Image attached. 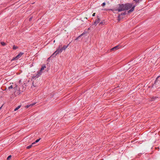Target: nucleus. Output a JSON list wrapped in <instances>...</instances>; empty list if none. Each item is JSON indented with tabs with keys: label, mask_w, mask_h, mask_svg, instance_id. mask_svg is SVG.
<instances>
[{
	"label": "nucleus",
	"mask_w": 160,
	"mask_h": 160,
	"mask_svg": "<svg viewBox=\"0 0 160 160\" xmlns=\"http://www.w3.org/2000/svg\"><path fill=\"white\" fill-rule=\"evenodd\" d=\"M100 18H98L97 19H96L95 21L94 22V24H96V25H97L98 23L100 21Z\"/></svg>",
	"instance_id": "obj_7"
},
{
	"label": "nucleus",
	"mask_w": 160,
	"mask_h": 160,
	"mask_svg": "<svg viewBox=\"0 0 160 160\" xmlns=\"http://www.w3.org/2000/svg\"><path fill=\"white\" fill-rule=\"evenodd\" d=\"M126 10H128L131 9L128 11V13H130L133 11L134 9V8L137 6L136 4L133 5V3H127L125 4Z\"/></svg>",
	"instance_id": "obj_1"
},
{
	"label": "nucleus",
	"mask_w": 160,
	"mask_h": 160,
	"mask_svg": "<svg viewBox=\"0 0 160 160\" xmlns=\"http://www.w3.org/2000/svg\"><path fill=\"white\" fill-rule=\"evenodd\" d=\"M32 145L33 144H32L31 145H30L29 146H28L27 147V149H29V148H31V147H32Z\"/></svg>",
	"instance_id": "obj_14"
},
{
	"label": "nucleus",
	"mask_w": 160,
	"mask_h": 160,
	"mask_svg": "<svg viewBox=\"0 0 160 160\" xmlns=\"http://www.w3.org/2000/svg\"><path fill=\"white\" fill-rule=\"evenodd\" d=\"M68 46H64L62 48H63V50L64 49V50H65L67 47H68Z\"/></svg>",
	"instance_id": "obj_18"
},
{
	"label": "nucleus",
	"mask_w": 160,
	"mask_h": 160,
	"mask_svg": "<svg viewBox=\"0 0 160 160\" xmlns=\"http://www.w3.org/2000/svg\"><path fill=\"white\" fill-rule=\"evenodd\" d=\"M103 23V22H101L100 23V24H102Z\"/></svg>",
	"instance_id": "obj_23"
},
{
	"label": "nucleus",
	"mask_w": 160,
	"mask_h": 160,
	"mask_svg": "<svg viewBox=\"0 0 160 160\" xmlns=\"http://www.w3.org/2000/svg\"><path fill=\"white\" fill-rule=\"evenodd\" d=\"M119 48H120L119 46L118 45V46H117L114 47V48H112V49H111L110 50L111 51H115V50L119 49Z\"/></svg>",
	"instance_id": "obj_6"
},
{
	"label": "nucleus",
	"mask_w": 160,
	"mask_h": 160,
	"mask_svg": "<svg viewBox=\"0 0 160 160\" xmlns=\"http://www.w3.org/2000/svg\"><path fill=\"white\" fill-rule=\"evenodd\" d=\"M119 7L118 8L116 9V10L118 12H120L122 11L125 10V4H119Z\"/></svg>",
	"instance_id": "obj_3"
},
{
	"label": "nucleus",
	"mask_w": 160,
	"mask_h": 160,
	"mask_svg": "<svg viewBox=\"0 0 160 160\" xmlns=\"http://www.w3.org/2000/svg\"><path fill=\"white\" fill-rule=\"evenodd\" d=\"M40 140V138L36 140L35 142L32 143V144H34L35 143L38 142Z\"/></svg>",
	"instance_id": "obj_12"
},
{
	"label": "nucleus",
	"mask_w": 160,
	"mask_h": 160,
	"mask_svg": "<svg viewBox=\"0 0 160 160\" xmlns=\"http://www.w3.org/2000/svg\"><path fill=\"white\" fill-rule=\"evenodd\" d=\"M46 67L45 65L42 66V67L41 68L40 70L39 71H40L41 72H42V71H43L44 70V69H45V68H46Z\"/></svg>",
	"instance_id": "obj_9"
},
{
	"label": "nucleus",
	"mask_w": 160,
	"mask_h": 160,
	"mask_svg": "<svg viewBox=\"0 0 160 160\" xmlns=\"http://www.w3.org/2000/svg\"><path fill=\"white\" fill-rule=\"evenodd\" d=\"M1 43L2 45L3 46H5L6 45V43L4 42H1Z\"/></svg>",
	"instance_id": "obj_13"
},
{
	"label": "nucleus",
	"mask_w": 160,
	"mask_h": 160,
	"mask_svg": "<svg viewBox=\"0 0 160 160\" xmlns=\"http://www.w3.org/2000/svg\"><path fill=\"white\" fill-rule=\"evenodd\" d=\"M11 158V155H9V156L7 158V160H9L10 159V158Z\"/></svg>",
	"instance_id": "obj_15"
},
{
	"label": "nucleus",
	"mask_w": 160,
	"mask_h": 160,
	"mask_svg": "<svg viewBox=\"0 0 160 160\" xmlns=\"http://www.w3.org/2000/svg\"><path fill=\"white\" fill-rule=\"evenodd\" d=\"M126 14V12H125L124 13H122V15H125Z\"/></svg>",
	"instance_id": "obj_20"
},
{
	"label": "nucleus",
	"mask_w": 160,
	"mask_h": 160,
	"mask_svg": "<svg viewBox=\"0 0 160 160\" xmlns=\"http://www.w3.org/2000/svg\"><path fill=\"white\" fill-rule=\"evenodd\" d=\"M135 1L136 3H138L139 2V1H141L142 0H133Z\"/></svg>",
	"instance_id": "obj_16"
},
{
	"label": "nucleus",
	"mask_w": 160,
	"mask_h": 160,
	"mask_svg": "<svg viewBox=\"0 0 160 160\" xmlns=\"http://www.w3.org/2000/svg\"><path fill=\"white\" fill-rule=\"evenodd\" d=\"M23 54V52H20L16 57H14L12 58V61L16 60L18 59L19 58L21 57L22 55Z\"/></svg>",
	"instance_id": "obj_4"
},
{
	"label": "nucleus",
	"mask_w": 160,
	"mask_h": 160,
	"mask_svg": "<svg viewBox=\"0 0 160 160\" xmlns=\"http://www.w3.org/2000/svg\"><path fill=\"white\" fill-rule=\"evenodd\" d=\"M35 104H36V103H34L32 104L28 105L26 106V108H28L30 106H32L34 105Z\"/></svg>",
	"instance_id": "obj_8"
},
{
	"label": "nucleus",
	"mask_w": 160,
	"mask_h": 160,
	"mask_svg": "<svg viewBox=\"0 0 160 160\" xmlns=\"http://www.w3.org/2000/svg\"><path fill=\"white\" fill-rule=\"evenodd\" d=\"M158 77L156 79H157V78H158Z\"/></svg>",
	"instance_id": "obj_25"
},
{
	"label": "nucleus",
	"mask_w": 160,
	"mask_h": 160,
	"mask_svg": "<svg viewBox=\"0 0 160 160\" xmlns=\"http://www.w3.org/2000/svg\"><path fill=\"white\" fill-rule=\"evenodd\" d=\"M16 88V87L14 88H13L12 85H11L9 87H8V89L10 90L11 89H12V88H13L15 90L17 89Z\"/></svg>",
	"instance_id": "obj_10"
},
{
	"label": "nucleus",
	"mask_w": 160,
	"mask_h": 160,
	"mask_svg": "<svg viewBox=\"0 0 160 160\" xmlns=\"http://www.w3.org/2000/svg\"><path fill=\"white\" fill-rule=\"evenodd\" d=\"M63 50V48H60V46L57 49V50L51 56L52 57H55L59 53L61 52Z\"/></svg>",
	"instance_id": "obj_2"
},
{
	"label": "nucleus",
	"mask_w": 160,
	"mask_h": 160,
	"mask_svg": "<svg viewBox=\"0 0 160 160\" xmlns=\"http://www.w3.org/2000/svg\"><path fill=\"white\" fill-rule=\"evenodd\" d=\"M42 74V72H41L40 71H38L37 72V74H35L34 75V77L35 78H38L40 75H41Z\"/></svg>",
	"instance_id": "obj_5"
},
{
	"label": "nucleus",
	"mask_w": 160,
	"mask_h": 160,
	"mask_svg": "<svg viewBox=\"0 0 160 160\" xmlns=\"http://www.w3.org/2000/svg\"><path fill=\"white\" fill-rule=\"evenodd\" d=\"M105 4H106L105 3V2H103V3L102 4V6H103V7H104V6H105Z\"/></svg>",
	"instance_id": "obj_19"
},
{
	"label": "nucleus",
	"mask_w": 160,
	"mask_h": 160,
	"mask_svg": "<svg viewBox=\"0 0 160 160\" xmlns=\"http://www.w3.org/2000/svg\"><path fill=\"white\" fill-rule=\"evenodd\" d=\"M83 34V33H82V34H81V35H82Z\"/></svg>",
	"instance_id": "obj_24"
},
{
	"label": "nucleus",
	"mask_w": 160,
	"mask_h": 160,
	"mask_svg": "<svg viewBox=\"0 0 160 160\" xmlns=\"http://www.w3.org/2000/svg\"><path fill=\"white\" fill-rule=\"evenodd\" d=\"M1 108H2V107H1L0 108V110L1 109Z\"/></svg>",
	"instance_id": "obj_26"
},
{
	"label": "nucleus",
	"mask_w": 160,
	"mask_h": 160,
	"mask_svg": "<svg viewBox=\"0 0 160 160\" xmlns=\"http://www.w3.org/2000/svg\"><path fill=\"white\" fill-rule=\"evenodd\" d=\"M17 48H18V47H17L15 46H13V49L15 50V49H17Z\"/></svg>",
	"instance_id": "obj_17"
},
{
	"label": "nucleus",
	"mask_w": 160,
	"mask_h": 160,
	"mask_svg": "<svg viewBox=\"0 0 160 160\" xmlns=\"http://www.w3.org/2000/svg\"><path fill=\"white\" fill-rule=\"evenodd\" d=\"M32 19V18H30V19H29L30 20H31V19Z\"/></svg>",
	"instance_id": "obj_22"
},
{
	"label": "nucleus",
	"mask_w": 160,
	"mask_h": 160,
	"mask_svg": "<svg viewBox=\"0 0 160 160\" xmlns=\"http://www.w3.org/2000/svg\"><path fill=\"white\" fill-rule=\"evenodd\" d=\"M21 107V105H19L18 106L14 109V111H16L17 110H18Z\"/></svg>",
	"instance_id": "obj_11"
},
{
	"label": "nucleus",
	"mask_w": 160,
	"mask_h": 160,
	"mask_svg": "<svg viewBox=\"0 0 160 160\" xmlns=\"http://www.w3.org/2000/svg\"><path fill=\"white\" fill-rule=\"evenodd\" d=\"M95 13H93V14L92 15V16H94L95 15Z\"/></svg>",
	"instance_id": "obj_21"
}]
</instances>
